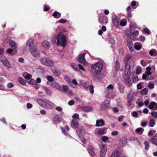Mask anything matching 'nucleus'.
I'll return each instance as SVG.
<instances>
[{
    "instance_id": "f257e3e1",
    "label": "nucleus",
    "mask_w": 157,
    "mask_h": 157,
    "mask_svg": "<svg viewBox=\"0 0 157 157\" xmlns=\"http://www.w3.org/2000/svg\"><path fill=\"white\" fill-rule=\"evenodd\" d=\"M103 67L102 62H98L91 65V75L94 77L99 74L102 71Z\"/></svg>"
},
{
    "instance_id": "f03ea898",
    "label": "nucleus",
    "mask_w": 157,
    "mask_h": 157,
    "mask_svg": "<svg viewBox=\"0 0 157 157\" xmlns=\"http://www.w3.org/2000/svg\"><path fill=\"white\" fill-rule=\"evenodd\" d=\"M56 39V44L58 46H62L63 48L65 47L67 43L65 31H62L59 32L57 35Z\"/></svg>"
},
{
    "instance_id": "7ed1b4c3",
    "label": "nucleus",
    "mask_w": 157,
    "mask_h": 157,
    "mask_svg": "<svg viewBox=\"0 0 157 157\" xmlns=\"http://www.w3.org/2000/svg\"><path fill=\"white\" fill-rule=\"evenodd\" d=\"M124 73L125 76H124V78L125 80V84L128 87H130L132 86V83L130 78V66L128 63L125 64Z\"/></svg>"
},
{
    "instance_id": "20e7f679",
    "label": "nucleus",
    "mask_w": 157,
    "mask_h": 157,
    "mask_svg": "<svg viewBox=\"0 0 157 157\" xmlns=\"http://www.w3.org/2000/svg\"><path fill=\"white\" fill-rule=\"evenodd\" d=\"M40 61L43 65L48 67H52L54 65V63L48 58L43 57L40 58Z\"/></svg>"
},
{
    "instance_id": "39448f33",
    "label": "nucleus",
    "mask_w": 157,
    "mask_h": 157,
    "mask_svg": "<svg viewBox=\"0 0 157 157\" xmlns=\"http://www.w3.org/2000/svg\"><path fill=\"white\" fill-rule=\"evenodd\" d=\"M36 101L42 107L50 109L52 108V105L49 103L42 99H37Z\"/></svg>"
},
{
    "instance_id": "423d86ee",
    "label": "nucleus",
    "mask_w": 157,
    "mask_h": 157,
    "mask_svg": "<svg viewBox=\"0 0 157 157\" xmlns=\"http://www.w3.org/2000/svg\"><path fill=\"white\" fill-rule=\"evenodd\" d=\"M26 45V47L29 48L30 51L36 48L33 40L32 39H30L27 41Z\"/></svg>"
},
{
    "instance_id": "0eeeda50",
    "label": "nucleus",
    "mask_w": 157,
    "mask_h": 157,
    "mask_svg": "<svg viewBox=\"0 0 157 157\" xmlns=\"http://www.w3.org/2000/svg\"><path fill=\"white\" fill-rule=\"evenodd\" d=\"M85 53H83L79 55L78 58L77 60L79 63L83 64L85 66H87L88 65V63L86 62L85 59Z\"/></svg>"
},
{
    "instance_id": "6e6552de",
    "label": "nucleus",
    "mask_w": 157,
    "mask_h": 157,
    "mask_svg": "<svg viewBox=\"0 0 157 157\" xmlns=\"http://www.w3.org/2000/svg\"><path fill=\"white\" fill-rule=\"evenodd\" d=\"M101 149L100 151V156L101 157H104L106 153L107 148L105 145H101L99 146Z\"/></svg>"
},
{
    "instance_id": "1a4fd4ad",
    "label": "nucleus",
    "mask_w": 157,
    "mask_h": 157,
    "mask_svg": "<svg viewBox=\"0 0 157 157\" xmlns=\"http://www.w3.org/2000/svg\"><path fill=\"white\" fill-rule=\"evenodd\" d=\"M0 61L3 64L8 68L11 67V65L6 58L5 56H2L0 59Z\"/></svg>"
},
{
    "instance_id": "9d476101",
    "label": "nucleus",
    "mask_w": 157,
    "mask_h": 157,
    "mask_svg": "<svg viewBox=\"0 0 157 157\" xmlns=\"http://www.w3.org/2000/svg\"><path fill=\"white\" fill-rule=\"evenodd\" d=\"M106 132L105 128H100L96 129L95 131L96 134L99 135H102Z\"/></svg>"
},
{
    "instance_id": "9b49d317",
    "label": "nucleus",
    "mask_w": 157,
    "mask_h": 157,
    "mask_svg": "<svg viewBox=\"0 0 157 157\" xmlns=\"http://www.w3.org/2000/svg\"><path fill=\"white\" fill-rule=\"evenodd\" d=\"M125 32L127 35L130 38L134 40H136V38L133 35L132 31H130L128 29H127L125 30Z\"/></svg>"
},
{
    "instance_id": "f8f14e48",
    "label": "nucleus",
    "mask_w": 157,
    "mask_h": 157,
    "mask_svg": "<svg viewBox=\"0 0 157 157\" xmlns=\"http://www.w3.org/2000/svg\"><path fill=\"white\" fill-rule=\"evenodd\" d=\"M113 23L115 26L117 28L120 26V22L117 16H113L112 17Z\"/></svg>"
},
{
    "instance_id": "ddd939ff",
    "label": "nucleus",
    "mask_w": 157,
    "mask_h": 157,
    "mask_svg": "<svg viewBox=\"0 0 157 157\" xmlns=\"http://www.w3.org/2000/svg\"><path fill=\"white\" fill-rule=\"evenodd\" d=\"M31 55L35 57H38L40 56L39 52L37 48L30 51Z\"/></svg>"
},
{
    "instance_id": "4468645a",
    "label": "nucleus",
    "mask_w": 157,
    "mask_h": 157,
    "mask_svg": "<svg viewBox=\"0 0 157 157\" xmlns=\"http://www.w3.org/2000/svg\"><path fill=\"white\" fill-rule=\"evenodd\" d=\"M108 98H107L101 104V107L102 109L105 110L108 106L109 103V100Z\"/></svg>"
},
{
    "instance_id": "2eb2a0df",
    "label": "nucleus",
    "mask_w": 157,
    "mask_h": 157,
    "mask_svg": "<svg viewBox=\"0 0 157 157\" xmlns=\"http://www.w3.org/2000/svg\"><path fill=\"white\" fill-rule=\"evenodd\" d=\"M63 91L69 94L72 95L73 93L71 90L69 88L68 86L66 85H63V89H62V90Z\"/></svg>"
},
{
    "instance_id": "dca6fc26",
    "label": "nucleus",
    "mask_w": 157,
    "mask_h": 157,
    "mask_svg": "<svg viewBox=\"0 0 157 157\" xmlns=\"http://www.w3.org/2000/svg\"><path fill=\"white\" fill-rule=\"evenodd\" d=\"M99 23L102 24H106L108 23V20L107 18L105 16L99 17L98 19Z\"/></svg>"
},
{
    "instance_id": "f3484780",
    "label": "nucleus",
    "mask_w": 157,
    "mask_h": 157,
    "mask_svg": "<svg viewBox=\"0 0 157 157\" xmlns=\"http://www.w3.org/2000/svg\"><path fill=\"white\" fill-rule=\"evenodd\" d=\"M105 124V121L102 119L97 120L96 121L95 126L97 127L103 126Z\"/></svg>"
},
{
    "instance_id": "a211bd4d",
    "label": "nucleus",
    "mask_w": 157,
    "mask_h": 157,
    "mask_svg": "<svg viewBox=\"0 0 157 157\" xmlns=\"http://www.w3.org/2000/svg\"><path fill=\"white\" fill-rule=\"evenodd\" d=\"M62 120V118L59 115H57L54 117L53 120V122L54 124H56L59 123Z\"/></svg>"
},
{
    "instance_id": "6ab92c4d",
    "label": "nucleus",
    "mask_w": 157,
    "mask_h": 157,
    "mask_svg": "<svg viewBox=\"0 0 157 157\" xmlns=\"http://www.w3.org/2000/svg\"><path fill=\"white\" fill-rule=\"evenodd\" d=\"M80 109L84 112H91L93 110V108L90 106L81 107Z\"/></svg>"
},
{
    "instance_id": "aec40b11",
    "label": "nucleus",
    "mask_w": 157,
    "mask_h": 157,
    "mask_svg": "<svg viewBox=\"0 0 157 157\" xmlns=\"http://www.w3.org/2000/svg\"><path fill=\"white\" fill-rule=\"evenodd\" d=\"M112 91L107 88L105 89L104 93L106 97L107 98H109L110 97Z\"/></svg>"
},
{
    "instance_id": "412c9836",
    "label": "nucleus",
    "mask_w": 157,
    "mask_h": 157,
    "mask_svg": "<svg viewBox=\"0 0 157 157\" xmlns=\"http://www.w3.org/2000/svg\"><path fill=\"white\" fill-rule=\"evenodd\" d=\"M149 108L154 110L157 109V103L155 102H151L149 106Z\"/></svg>"
},
{
    "instance_id": "4be33fe9",
    "label": "nucleus",
    "mask_w": 157,
    "mask_h": 157,
    "mask_svg": "<svg viewBox=\"0 0 157 157\" xmlns=\"http://www.w3.org/2000/svg\"><path fill=\"white\" fill-rule=\"evenodd\" d=\"M42 46L45 49H49L50 47V43L46 40L44 41L42 43Z\"/></svg>"
},
{
    "instance_id": "5701e85b",
    "label": "nucleus",
    "mask_w": 157,
    "mask_h": 157,
    "mask_svg": "<svg viewBox=\"0 0 157 157\" xmlns=\"http://www.w3.org/2000/svg\"><path fill=\"white\" fill-rule=\"evenodd\" d=\"M52 86L54 87L59 90H62V89L61 86L57 82H54L52 84Z\"/></svg>"
},
{
    "instance_id": "b1692460",
    "label": "nucleus",
    "mask_w": 157,
    "mask_h": 157,
    "mask_svg": "<svg viewBox=\"0 0 157 157\" xmlns=\"http://www.w3.org/2000/svg\"><path fill=\"white\" fill-rule=\"evenodd\" d=\"M118 89L120 93H123L124 91V86L122 83H119L118 85Z\"/></svg>"
},
{
    "instance_id": "393cba45",
    "label": "nucleus",
    "mask_w": 157,
    "mask_h": 157,
    "mask_svg": "<svg viewBox=\"0 0 157 157\" xmlns=\"http://www.w3.org/2000/svg\"><path fill=\"white\" fill-rule=\"evenodd\" d=\"M133 96L131 93L128 94V102L129 104L128 105L130 106L131 105V102L133 99Z\"/></svg>"
},
{
    "instance_id": "a878e982",
    "label": "nucleus",
    "mask_w": 157,
    "mask_h": 157,
    "mask_svg": "<svg viewBox=\"0 0 157 157\" xmlns=\"http://www.w3.org/2000/svg\"><path fill=\"white\" fill-rule=\"evenodd\" d=\"M127 143V139L125 138H122L120 140L119 144L121 146H124Z\"/></svg>"
},
{
    "instance_id": "bb28decb",
    "label": "nucleus",
    "mask_w": 157,
    "mask_h": 157,
    "mask_svg": "<svg viewBox=\"0 0 157 157\" xmlns=\"http://www.w3.org/2000/svg\"><path fill=\"white\" fill-rule=\"evenodd\" d=\"M142 45L141 44L136 42L134 44V48L137 50H140L142 48Z\"/></svg>"
},
{
    "instance_id": "cd10ccee",
    "label": "nucleus",
    "mask_w": 157,
    "mask_h": 157,
    "mask_svg": "<svg viewBox=\"0 0 157 157\" xmlns=\"http://www.w3.org/2000/svg\"><path fill=\"white\" fill-rule=\"evenodd\" d=\"M9 43L10 47L14 49L17 48V45L15 42L12 40H10Z\"/></svg>"
},
{
    "instance_id": "c85d7f7f",
    "label": "nucleus",
    "mask_w": 157,
    "mask_h": 157,
    "mask_svg": "<svg viewBox=\"0 0 157 157\" xmlns=\"http://www.w3.org/2000/svg\"><path fill=\"white\" fill-rule=\"evenodd\" d=\"M52 71L54 74L57 77H59L60 75L61 71L59 69H53L52 70Z\"/></svg>"
},
{
    "instance_id": "c756f323",
    "label": "nucleus",
    "mask_w": 157,
    "mask_h": 157,
    "mask_svg": "<svg viewBox=\"0 0 157 157\" xmlns=\"http://www.w3.org/2000/svg\"><path fill=\"white\" fill-rule=\"evenodd\" d=\"M71 127L74 128H77L78 127V122L75 120H73L71 123Z\"/></svg>"
},
{
    "instance_id": "7c9ffc66",
    "label": "nucleus",
    "mask_w": 157,
    "mask_h": 157,
    "mask_svg": "<svg viewBox=\"0 0 157 157\" xmlns=\"http://www.w3.org/2000/svg\"><path fill=\"white\" fill-rule=\"evenodd\" d=\"M88 151L91 155L93 156L95 155L93 147L91 146H89L88 147Z\"/></svg>"
},
{
    "instance_id": "2f4dec72",
    "label": "nucleus",
    "mask_w": 157,
    "mask_h": 157,
    "mask_svg": "<svg viewBox=\"0 0 157 157\" xmlns=\"http://www.w3.org/2000/svg\"><path fill=\"white\" fill-rule=\"evenodd\" d=\"M110 157H122L120 156L119 152L117 150L115 151L112 154Z\"/></svg>"
},
{
    "instance_id": "473e14b6",
    "label": "nucleus",
    "mask_w": 157,
    "mask_h": 157,
    "mask_svg": "<svg viewBox=\"0 0 157 157\" xmlns=\"http://www.w3.org/2000/svg\"><path fill=\"white\" fill-rule=\"evenodd\" d=\"M24 78L27 80H31L32 78V75L31 74L28 73H24L23 75Z\"/></svg>"
},
{
    "instance_id": "72a5a7b5",
    "label": "nucleus",
    "mask_w": 157,
    "mask_h": 157,
    "mask_svg": "<svg viewBox=\"0 0 157 157\" xmlns=\"http://www.w3.org/2000/svg\"><path fill=\"white\" fill-rule=\"evenodd\" d=\"M144 131V129L142 128H136L135 130L136 132L140 134H142Z\"/></svg>"
},
{
    "instance_id": "f704fd0d",
    "label": "nucleus",
    "mask_w": 157,
    "mask_h": 157,
    "mask_svg": "<svg viewBox=\"0 0 157 157\" xmlns=\"http://www.w3.org/2000/svg\"><path fill=\"white\" fill-rule=\"evenodd\" d=\"M52 16L55 18H59L61 17V14L57 11H55L53 14Z\"/></svg>"
},
{
    "instance_id": "c9c22d12",
    "label": "nucleus",
    "mask_w": 157,
    "mask_h": 157,
    "mask_svg": "<svg viewBox=\"0 0 157 157\" xmlns=\"http://www.w3.org/2000/svg\"><path fill=\"white\" fill-rule=\"evenodd\" d=\"M150 141L153 144L157 146V138L156 137H153L151 138Z\"/></svg>"
},
{
    "instance_id": "e433bc0d",
    "label": "nucleus",
    "mask_w": 157,
    "mask_h": 157,
    "mask_svg": "<svg viewBox=\"0 0 157 157\" xmlns=\"http://www.w3.org/2000/svg\"><path fill=\"white\" fill-rule=\"evenodd\" d=\"M127 23V21L126 19H122L120 22V25L122 26H125Z\"/></svg>"
},
{
    "instance_id": "4c0bfd02",
    "label": "nucleus",
    "mask_w": 157,
    "mask_h": 157,
    "mask_svg": "<svg viewBox=\"0 0 157 157\" xmlns=\"http://www.w3.org/2000/svg\"><path fill=\"white\" fill-rule=\"evenodd\" d=\"M120 63L118 60H116L115 62V70L116 71H117L120 69Z\"/></svg>"
},
{
    "instance_id": "58836bf2",
    "label": "nucleus",
    "mask_w": 157,
    "mask_h": 157,
    "mask_svg": "<svg viewBox=\"0 0 157 157\" xmlns=\"http://www.w3.org/2000/svg\"><path fill=\"white\" fill-rule=\"evenodd\" d=\"M132 55L131 54H127L125 58L124 59V61L125 62L127 63V62L132 57Z\"/></svg>"
},
{
    "instance_id": "ea45409f",
    "label": "nucleus",
    "mask_w": 157,
    "mask_h": 157,
    "mask_svg": "<svg viewBox=\"0 0 157 157\" xmlns=\"http://www.w3.org/2000/svg\"><path fill=\"white\" fill-rule=\"evenodd\" d=\"M18 80L19 82L23 85H25L26 84L25 80L21 77H19L18 78Z\"/></svg>"
},
{
    "instance_id": "a19ab883",
    "label": "nucleus",
    "mask_w": 157,
    "mask_h": 157,
    "mask_svg": "<svg viewBox=\"0 0 157 157\" xmlns=\"http://www.w3.org/2000/svg\"><path fill=\"white\" fill-rule=\"evenodd\" d=\"M136 25L135 23H131L129 27L130 30L132 31L134 29L136 28Z\"/></svg>"
},
{
    "instance_id": "79ce46f5",
    "label": "nucleus",
    "mask_w": 157,
    "mask_h": 157,
    "mask_svg": "<svg viewBox=\"0 0 157 157\" xmlns=\"http://www.w3.org/2000/svg\"><path fill=\"white\" fill-rule=\"evenodd\" d=\"M101 140L104 142H109L110 141L109 140V138L106 136H104L102 137L101 138Z\"/></svg>"
},
{
    "instance_id": "37998d69",
    "label": "nucleus",
    "mask_w": 157,
    "mask_h": 157,
    "mask_svg": "<svg viewBox=\"0 0 157 157\" xmlns=\"http://www.w3.org/2000/svg\"><path fill=\"white\" fill-rule=\"evenodd\" d=\"M148 92V90L147 88H144L140 91V94L142 95H146Z\"/></svg>"
},
{
    "instance_id": "c03bdc74",
    "label": "nucleus",
    "mask_w": 157,
    "mask_h": 157,
    "mask_svg": "<svg viewBox=\"0 0 157 157\" xmlns=\"http://www.w3.org/2000/svg\"><path fill=\"white\" fill-rule=\"evenodd\" d=\"M150 55L151 56H155L156 55V51L155 49H152L149 52Z\"/></svg>"
},
{
    "instance_id": "a18cd8bd",
    "label": "nucleus",
    "mask_w": 157,
    "mask_h": 157,
    "mask_svg": "<svg viewBox=\"0 0 157 157\" xmlns=\"http://www.w3.org/2000/svg\"><path fill=\"white\" fill-rule=\"evenodd\" d=\"M71 67L75 71H78V65L75 63H72L71 64Z\"/></svg>"
},
{
    "instance_id": "49530a36",
    "label": "nucleus",
    "mask_w": 157,
    "mask_h": 157,
    "mask_svg": "<svg viewBox=\"0 0 157 157\" xmlns=\"http://www.w3.org/2000/svg\"><path fill=\"white\" fill-rule=\"evenodd\" d=\"M109 41L110 43L113 44L114 45L116 44L115 41L112 36L109 37Z\"/></svg>"
},
{
    "instance_id": "de8ad7c7",
    "label": "nucleus",
    "mask_w": 157,
    "mask_h": 157,
    "mask_svg": "<svg viewBox=\"0 0 157 157\" xmlns=\"http://www.w3.org/2000/svg\"><path fill=\"white\" fill-rule=\"evenodd\" d=\"M156 132L155 130H151L148 133V135L149 136H151L153 135Z\"/></svg>"
},
{
    "instance_id": "09e8293b",
    "label": "nucleus",
    "mask_w": 157,
    "mask_h": 157,
    "mask_svg": "<svg viewBox=\"0 0 157 157\" xmlns=\"http://www.w3.org/2000/svg\"><path fill=\"white\" fill-rule=\"evenodd\" d=\"M64 78L65 80L68 82H71V79L68 76L65 75L64 76Z\"/></svg>"
},
{
    "instance_id": "8fccbe9b",
    "label": "nucleus",
    "mask_w": 157,
    "mask_h": 157,
    "mask_svg": "<svg viewBox=\"0 0 157 157\" xmlns=\"http://www.w3.org/2000/svg\"><path fill=\"white\" fill-rule=\"evenodd\" d=\"M78 71H84L85 70L81 64H78Z\"/></svg>"
},
{
    "instance_id": "3c124183",
    "label": "nucleus",
    "mask_w": 157,
    "mask_h": 157,
    "mask_svg": "<svg viewBox=\"0 0 157 157\" xmlns=\"http://www.w3.org/2000/svg\"><path fill=\"white\" fill-rule=\"evenodd\" d=\"M155 124V122L153 119H151L149 122L150 126L151 127L154 126Z\"/></svg>"
},
{
    "instance_id": "603ef678",
    "label": "nucleus",
    "mask_w": 157,
    "mask_h": 157,
    "mask_svg": "<svg viewBox=\"0 0 157 157\" xmlns=\"http://www.w3.org/2000/svg\"><path fill=\"white\" fill-rule=\"evenodd\" d=\"M94 88L93 86L92 85H90L89 86V91L90 93L91 94H93L94 93Z\"/></svg>"
},
{
    "instance_id": "864d4df0",
    "label": "nucleus",
    "mask_w": 157,
    "mask_h": 157,
    "mask_svg": "<svg viewBox=\"0 0 157 157\" xmlns=\"http://www.w3.org/2000/svg\"><path fill=\"white\" fill-rule=\"evenodd\" d=\"M144 98L145 99V100L144 102V104L146 105H147L149 103V99H148L147 96H145L144 97Z\"/></svg>"
},
{
    "instance_id": "5fc2aeb1",
    "label": "nucleus",
    "mask_w": 157,
    "mask_h": 157,
    "mask_svg": "<svg viewBox=\"0 0 157 157\" xmlns=\"http://www.w3.org/2000/svg\"><path fill=\"white\" fill-rule=\"evenodd\" d=\"M67 21V20L66 19H61L59 20L58 22L61 24H64Z\"/></svg>"
},
{
    "instance_id": "6e6d98bb",
    "label": "nucleus",
    "mask_w": 157,
    "mask_h": 157,
    "mask_svg": "<svg viewBox=\"0 0 157 157\" xmlns=\"http://www.w3.org/2000/svg\"><path fill=\"white\" fill-rule=\"evenodd\" d=\"M145 146V149L146 150H148L149 147V143L147 142H145L144 143Z\"/></svg>"
},
{
    "instance_id": "4d7b16f0",
    "label": "nucleus",
    "mask_w": 157,
    "mask_h": 157,
    "mask_svg": "<svg viewBox=\"0 0 157 157\" xmlns=\"http://www.w3.org/2000/svg\"><path fill=\"white\" fill-rule=\"evenodd\" d=\"M132 116L136 118L138 117V114L136 111L133 112L132 113Z\"/></svg>"
},
{
    "instance_id": "13d9d810",
    "label": "nucleus",
    "mask_w": 157,
    "mask_h": 157,
    "mask_svg": "<svg viewBox=\"0 0 157 157\" xmlns=\"http://www.w3.org/2000/svg\"><path fill=\"white\" fill-rule=\"evenodd\" d=\"M45 90L46 92V93L48 95H50L52 93V92L51 90L48 88H45Z\"/></svg>"
},
{
    "instance_id": "bf43d9fd",
    "label": "nucleus",
    "mask_w": 157,
    "mask_h": 157,
    "mask_svg": "<svg viewBox=\"0 0 157 157\" xmlns=\"http://www.w3.org/2000/svg\"><path fill=\"white\" fill-rule=\"evenodd\" d=\"M147 121H142L141 122L140 125L142 127H144L147 126Z\"/></svg>"
},
{
    "instance_id": "052dcab7",
    "label": "nucleus",
    "mask_w": 157,
    "mask_h": 157,
    "mask_svg": "<svg viewBox=\"0 0 157 157\" xmlns=\"http://www.w3.org/2000/svg\"><path fill=\"white\" fill-rule=\"evenodd\" d=\"M132 81L133 82H136L138 81V79L137 76H135L133 75L132 78Z\"/></svg>"
},
{
    "instance_id": "680f3d73",
    "label": "nucleus",
    "mask_w": 157,
    "mask_h": 157,
    "mask_svg": "<svg viewBox=\"0 0 157 157\" xmlns=\"http://www.w3.org/2000/svg\"><path fill=\"white\" fill-rule=\"evenodd\" d=\"M47 79L49 82H52L54 80L53 78L50 75H48L47 77Z\"/></svg>"
},
{
    "instance_id": "e2e57ef3",
    "label": "nucleus",
    "mask_w": 157,
    "mask_h": 157,
    "mask_svg": "<svg viewBox=\"0 0 157 157\" xmlns=\"http://www.w3.org/2000/svg\"><path fill=\"white\" fill-rule=\"evenodd\" d=\"M140 63L142 66L144 67L147 65L146 62L144 60H142L140 61Z\"/></svg>"
},
{
    "instance_id": "0e129e2a",
    "label": "nucleus",
    "mask_w": 157,
    "mask_h": 157,
    "mask_svg": "<svg viewBox=\"0 0 157 157\" xmlns=\"http://www.w3.org/2000/svg\"><path fill=\"white\" fill-rule=\"evenodd\" d=\"M148 87L150 89H152L154 87V84L152 83H149L148 84Z\"/></svg>"
},
{
    "instance_id": "69168bd1",
    "label": "nucleus",
    "mask_w": 157,
    "mask_h": 157,
    "mask_svg": "<svg viewBox=\"0 0 157 157\" xmlns=\"http://www.w3.org/2000/svg\"><path fill=\"white\" fill-rule=\"evenodd\" d=\"M127 42L128 44L127 45L128 46L133 45V42L131 40L127 39Z\"/></svg>"
},
{
    "instance_id": "338daca9",
    "label": "nucleus",
    "mask_w": 157,
    "mask_h": 157,
    "mask_svg": "<svg viewBox=\"0 0 157 157\" xmlns=\"http://www.w3.org/2000/svg\"><path fill=\"white\" fill-rule=\"evenodd\" d=\"M151 115L155 118H157V111L151 112Z\"/></svg>"
},
{
    "instance_id": "774afa93",
    "label": "nucleus",
    "mask_w": 157,
    "mask_h": 157,
    "mask_svg": "<svg viewBox=\"0 0 157 157\" xmlns=\"http://www.w3.org/2000/svg\"><path fill=\"white\" fill-rule=\"evenodd\" d=\"M108 89H110L112 91L114 89V86L112 84H110L107 87Z\"/></svg>"
}]
</instances>
